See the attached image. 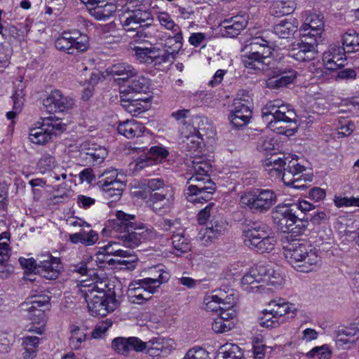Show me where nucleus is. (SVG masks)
Masks as SVG:
<instances>
[{"label":"nucleus","mask_w":359,"mask_h":359,"mask_svg":"<svg viewBox=\"0 0 359 359\" xmlns=\"http://www.w3.org/2000/svg\"><path fill=\"white\" fill-rule=\"evenodd\" d=\"M187 164L191 175L187 182V199L191 203H203L210 200L216 189L209 176L210 164L201 156H193V160L187 161Z\"/></svg>","instance_id":"nucleus-1"},{"label":"nucleus","mask_w":359,"mask_h":359,"mask_svg":"<svg viewBox=\"0 0 359 359\" xmlns=\"http://www.w3.org/2000/svg\"><path fill=\"white\" fill-rule=\"evenodd\" d=\"M287 262L297 271L309 273L319 269L322 264L320 252L305 240L296 239L283 247Z\"/></svg>","instance_id":"nucleus-2"},{"label":"nucleus","mask_w":359,"mask_h":359,"mask_svg":"<svg viewBox=\"0 0 359 359\" xmlns=\"http://www.w3.org/2000/svg\"><path fill=\"white\" fill-rule=\"evenodd\" d=\"M283 283L280 273L272 267L257 265L244 274L241 286L247 292L267 293L280 287Z\"/></svg>","instance_id":"nucleus-3"},{"label":"nucleus","mask_w":359,"mask_h":359,"mask_svg":"<svg viewBox=\"0 0 359 359\" xmlns=\"http://www.w3.org/2000/svg\"><path fill=\"white\" fill-rule=\"evenodd\" d=\"M116 215L114 229L117 231L126 233L121 236L124 245L133 248L156 237V233L152 229L135 222L134 215L118 211Z\"/></svg>","instance_id":"nucleus-4"},{"label":"nucleus","mask_w":359,"mask_h":359,"mask_svg":"<svg viewBox=\"0 0 359 359\" xmlns=\"http://www.w3.org/2000/svg\"><path fill=\"white\" fill-rule=\"evenodd\" d=\"M154 272L158 273L157 278H143L132 282L127 290V296L130 302L142 304L151 299V294L164 283L169 280L170 276L167 271L156 269Z\"/></svg>","instance_id":"nucleus-5"},{"label":"nucleus","mask_w":359,"mask_h":359,"mask_svg":"<svg viewBox=\"0 0 359 359\" xmlns=\"http://www.w3.org/2000/svg\"><path fill=\"white\" fill-rule=\"evenodd\" d=\"M151 0H135L126 3L119 16L120 22L126 32L136 30L140 25L153 19L149 8Z\"/></svg>","instance_id":"nucleus-6"},{"label":"nucleus","mask_w":359,"mask_h":359,"mask_svg":"<svg viewBox=\"0 0 359 359\" xmlns=\"http://www.w3.org/2000/svg\"><path fill=\"white\" fill-rule=\"evenodd\" d=\"M243 236L245 245L260 253L271 252L277 243L274 234L262 224H254L244 231Z\"/></svg>","instance_id":"nucleus-7"},{"label":"nucleus","mask_w":359,"mask_h":359,"mask_svg":"<svg viewBox=\"0 0 359 359\" xmlns=\"http://www.w3.org/2000/svg\"><path fill=\"white\" fill-rule=\"evenodd\" d=\"M240 202L254 212L265 213L276 203L277 195L272 189H256L244 192Z\"/></svg>","instance_id":"nucleus-8"},{"label":"nucleus","mask_w":359,"mask_h":359,"mask_svg":"<svg viewBox=\"0 0 359 359\" xmlns=\"http://www.w3.org/2000/svg\"><path fill=\"white\" fill-rule=\"evenodd\" d=\"M65 129V125L59 118L49 116L43 118L42 122L36 123L29 129V140L38 145H44L50 142L57 132H62Z\"/></svg>","instance_id":"nucleus-9"},{"label":"nucleus","mask_w":359,"mask_h":359,"mask_svg":"<svg viewBox=\"0 0 359 359\" xmlns=\"http://www.w3.org/2000/svg\"><path fill=\"white\" fill-rule=\"evenodd\" d=\"M117 170L111 169L104 172L99 177L98 184L104 193V198L111 202L118 201L126 187Z\"/></svg>","instance_id":"nucleus-10"},{"label":"nucleus","mask_w":359,"mask_h":359,"mask_svg":"<svg viewBox=\"0 0 359 359\" xmlns=\"http://www.w3.org/2000/svg\"><path fill=\"white\" fill-rule=\"evenodd\" d=\"M55 46L59 50L74 54L75 51H86L89 46V40L87 35L80 32H64L55 40Z\"/></svg>","instance_id":"nucleus-11"},{"label":"nucleus","mask_w":359,"mask_h":359,"mask_svg":"<svg viewBox=\"0 0 359 359\" xmlns=\"http://www.w3.org/2000/svg\"><path fill=\"white\" fill-rule=\"evenodd\" d=\"M262 115L264 122H268L269 120L297 119L294 109L280 100H273L267 102L262 108Z\"/></svg>","instance_id":"nucleus-12"},{"label":"nucleus","mask_w":359,"mask_h":359,"mask_svg":"<svg viewBox=\"0 0 359 359\" xmlns=\"http://www.w3.org/2000/svg\"><path fill=\"white\" fill-rule=\"evenodd\" d=\"M287 164L288 167L285 168V172L283 175L284 184L297 189H306V184L311 181V177L302 175L305 170L304 166L298 160H290Z\"/></svg>","instance_id":"nucleus-13"},{"label":"nucleus","mask_w":359,"mask_h":359,"mask_svg":"<svg viewBox=\"0 0 359 359\" xmlns=\"http://www.w3.org/2000/svg\"><path fill=\"white\" fill-rule=\"evenodd\" d=\"M43 105L49 112H67L75 107L74 100L62 94L59 90H53L43 101Z\"/></svg>","instance_id":"nucleus-14"},{"label":"nucleus","mask_w":359,"mask_h":359,"mask_svg":"<svg viewBox=\"0 0 359 359\" xmlns=\"http://www.w3.org/2000/svg\"><path fill=\"white\" fill-rule=\"evenodd\" d=\"M250 100L247 98H236L229 115V121L235 128L246 126L251 118Z\"/></svg>","instance_id":"nucleus-15"},{"label":"nucleus","mask_w":359,"mask_h":359,"mask_svg":"<svg viewBox=\"0 0 359 359\" xmlns=\"http://www.w3.org/2000/svg\"><path fill=\"white\" fill-rule=\"evenodd\" d=\"M267 306L274 318H277L280 324L287 322L290 318H294L297 315L298 309L295 304L283 298L271 300Z\"/></svg>","instance_id":"nucleus-16"},{"label":"nucleus","mask_w":359,"mask_h":359,"mask_svg":"<svg viewBox=\"0 0 359 359\" xmlns=\"http://www.w3.org/2000/svg\"><path fill=\"white\" fill-rule=\"evenodd\" d=\"M62 269L60 258L46 255L41 256L37 264L36 273L46 279L55 280L60 276Z\"/></svg>","instance_id":"nucleus-17"},{"label":"nucleus","mask_w":359,"mask_h":359,"mask_svg":"<svg viewBox=\"0 0 359 359\" xmlns=\"http://www.w3.org/2000/svg\"><path fill=\"white\" fill-rule=\"evenodd\" d=\"M359 332L357 324L338 327L334 332L333 340L336 346L342 350L352 348L356 343V334Z\"/></svg>","instance_id":"nucleus-18"},{"label":"nucleus","mask_w":359,"mask_h":359,"mask_svg":"<svg viewBox=\"0 0 359 359\" xmlns=\"http://www.w3.org/2000/svg\"><path fill=\"white\" fill-rule=\"evenodd\" d=\"M108 155L107 149L104 147L85 142L80 147V158L86 163L99 165L104 161Z\"/></svg>","instance_id":"nucleus-19"},{"label":"nucleus","mask_w":359,"mask_h":359,"mask_svg":"<svg viewBox=\"0 0 359 359\" xmlns=\"http://www.w3.org/2000/svg\"><path fill=\"white\" fill-rule=\"evenodd\" d=\"M288 205H278L272 211L273 222L278 228L286 232L292 229V226L297 222V217Z\"/></svg>","instance_id":"nucleus-20"},{"label":"nucleus","mask_w":359,"mask_h":359,"mask_svg":"<svg viewBox=\"0 0 359 359\" xmlns=\"http://www.w3.org/2000/svg\"><path fill=\"white\" fill-rule=\"evenodd\" d=\"M118 305V301L114 295L105 294L104 297H100L93 302H90L87 306L92 316L103 317L113 312Z\"/></svg>","instance_id":"nucleus-21"},{"label":"nucleus","mask_w":359,"mask_h":359,"mask_svg":"<svg viewBox=\"0 0 359 359\" xmlns=\"http://www.w3.org/2000/svg\"><path fill=\"white\" fill-rule=\"evenodd\" d=\"M187 131H182V134L186 137V140L184 141V149L190 155L191 158L193 156H200L199 154L201 153L203 146V139L198 130L194 126H187L186 128Z\"/></svg>","instance_id":"nucleus-22"},{"label":"nucleus","mask_w":359,"mask_h":359,"mask_svg":"<svg viewBox=\"0 0 359 359\" xmlns=\"http://www.w3.org/2000/svg\"><path fill=\"white\" fill-rule=\"evenodd\" d=\"M306 18L304 23L299 28L301 37L309 36L314 38V41L320 37L321 31L323 30L324 22L323 18L315 13H305Z\"/></svg>","instance_id":"nucleus-23"},{"label":"nucleus","mask_w":359,"mask_h":359,"mask_svg":"<svg viewBox=\"0 0 359 359\" xmlns=\"http://www.w3.org/2000/svg\"><path fill=\"white\" fill-rule=\"evenodd\" d=\"M155 15L160 26L173 34V36H171L168 40H173L178 45V48H180L184 41L180 27L175 23L170 14L166 11H157Z\"/></svg>","instance_id":"nucleus-24"},{"label":"nucleus","mask_w":359,"mask_h":359,"mask_svg":"<svg viewBox=\"0 0 359 359\" xmlns=\"http://www.w3.org/2000/svg\"><path fill=\"white\" fill-rule=\"evenodd\" d=\"M146 344L145 353L151 357L167 355L175 348L173 340L161 337L151 338Z\"/></svg>","instance_id":"nucleus-25"},{"label":"nucleus","mask_w":359,"mask_h":359,"mask_svg":"<svg viewBox=\"0 0 359 359\" xmlns=\"http://www.w3.org/2000/svg\"><path fill=\"white\" fill-rule=\"evenodd\" d=\"M323 61L330 70H337L344 67L346 61L344 48L338 46H330L323 53Z\"/></svg>","instance_id":"nucleus-26"},{"label":"nucleus","mask_w":359,"mask_h":359,"mask_svg":"<svg viewBox=\"0 0 359 359\" xmlns=\"http://www.w3.org/2000/svg\"><path fill=\"white\" fill-rule=\"evenodd\" d=\"M105 286L106 285L102 282L82 280L79 287L81 294L88 305L90 302H93L100 297H104V294H107L104 290Z\"/></svg>","instance_id":"nucleus-27"},{"label":"nucleus","mask_w":359,"mask_h":359,"mask_svg":"<svg viewBox=\"0 0 359 359\" xmlns=\"http://www.w3.org/2000/svg\"><path fill=\"white\" fill-rule=\"evenodd\" d=\"M316 42H304L294 43L289 50V55L299 62H306L315 59L318 51L316 48Z\"/></svg>","instance_id":"nucleus-28"},{"label":"nucleus","mask_w":359,"mask_h":359,"mask_svg":"<svg viewBox=\"0 0 359 359\" xmlns=\"http://www.w3.org/2000/svg\"><path fill=\"white\" fill-rule=\"evenodd\" d=\"M227 224L222 219H216L212 221L210 226H207L201 229L199 238L201 243L204 245H208L216 240L219 236L224 234L226 231Z\"/></svg>","instance_id":"nucleus-29"},{"label":"nucleus","mask_w":359,"mask_h":359,"mask_svg":"<svg viewBox=\"0 0 359 359\" xmlns=\"http://www.w3.org/2000/svg\"><path fill=\"white\" fill-rule=\"evenodd\" d=\"M137 35L141 40L151 44L162 43L171 38L170 34L160 29L156 25H147L139 30Z\"/></svg>","instance_id":"nucleus-30"},{"label":"nucleus","mask_w":359,"mask_h":359,"mask_svg":"<svg viewBox=\"0 0 359 359\" xmlns=\"http://www.w3.org/2000/svg\"><path fill=\"white\" fill-rule=\"evenodd\" d=\"M136 59L140 62H145L148 64L154 63L155 65L165 62L168 59V55L166 54L161 55L158 50L154 48H142L135 47L134 48Z\"/></svg>","instance_id":"nucleus-31"},{"label":"nucleus","mask_w":359,"mask_h":359,"mask_svg":"<svg viewBox=\"0 0 359 359\" xmlns=\"http://www.w3.org/2000/svg\"><path fill=\"white\" fill-rule=\"evenodd\" d=\"M88 11L95 20L105 21L115 14L117 11V5L114 0H107L104 3L89 6Z\"/></svg>","instance_id":"nucleus-32"},{"label":"nucleus","mask_w":359,"mask_h":359,"mask_svg":"<svg viewBox=\"0 0 359 359\" xmlns=\"http://www.w3.org/2000/svg\"><path fill=\"white\" fill-rule=\"evenodd\" d=\"M247 24L248 20L245 15H236L224 20L220 23V27L227 36L234 37L247 26Z\"/></svg>","instance_id":"nucleus-33"},{"label":"nucleus","mask_w":359,"mask_h":359,"mask_svg":"<svg viewBox=\"0 0 359 359\" xmlns=\"http://www.w3.org/2000/svg\"><path fill=\"white\" fill-rule=\"evenodd\" d=\"M117 130L120 135L128 139L140 137L145 132V128L142 123L134 119L120 122Z\"/></svg>","instance_id":"nucleus-34"},{"label":"nucleus","mask_w":359,"mask_h":359,"mask_svg":"<svg viewBox=\"0 0 359 359\" xmlns=\"http://www.w3.org/2000/svg\"><path fill=\"white\" fill-rule=\"evenodd\" d=\"M21 308L27 312L26 316L32 323L38 325L33 331L41 334L46 322L44 311L41 308L30 306L29 303L22 304Z\"/></svg>","instance_id":"nucleus-35"},{"label":"nucleus","mask_w":359,"mask_h":359,"mask_svg":"<svg viewBox=\"0 0 359 359\" xmlns=\"http://www.w3.org/2000/svg\"><path fill=\"white\" fill-rule=\"evenodd\" d=\"M266 123L267 128L271 131L288 137L293 135L298 130L297 119H294V121H290L288 119H281L280 121L269 120Z\"/></svg>","instance_id":"nucleus-36"},{"label":"nucleus","mask_w":359,"mask_h":359,"mask_svg":"<svg viewBox=\"0 0 359 359\" xmlns=\"http://www.w3.org/2000/svg\"><path fill=\"white\" fill-rule=\"evenodd\" d=\"M299 21L294 18L280 20L273 27V33L279 38L289 39L298 31Z\"/></svg>","instance_id":"nucleus-37"},{"label":"nucleus","mask_w":359,"mask_h":359,"mask_svg":"<svg viewBox=\"0 0 359 359\" xmlns=\"http://www.w3.org/2000/svg\"><path fill=\"white\" fill-rule=\"evenodd\" d=\"M244 51L251 52L252 54L270 57L273 49L269 45V42L261 36L252 38L243 49Z\"/></svg>","instance_id":"nucleus-38"},{"label":"nucleus","mask_w":359,"mask_h":359,"mask_svg":"<svg viewBox=\"0 0 359 359\" xmlns=\"http://www.w3.org/2000/svg\"><path fill=\"white\" fill-rule=\"evenodd\" d=\"M149 201L153 210H160L158 202H163V207L170 208L174 201L173 190L170 187H165L161 191H156L151 194Z\"/></svg>","instance_id":"nucleus-39"},{"label":"nucleus","mask_w":359,"mask_h":359,"mask_svg":"<svg viewBox=\"0 0 359 359\" xmlns=\"http://www.w3.org/2000/svg\"><path fill=\"white\" fill-rule=\"evenodd\" d=\"M244 52L241 61L246 68L255 71H266L268 69L269 62H266V60L269 57L252 54L251 52Z\"/></svg>","instance_id":"nucleus-40"},{"label":"nucleus","mask_w":359,"mask_h":359,"mask_svg":"<svg viewBox=\"0 0 359 359\" xmlns=\"http://www.w3.org/2000/svg\"><path fill=\"white\" fill-rule=\"evenodd\" d=\"M290 160H298L293 156L281 158H271L266 162V170L271 177H283L285 172V168L288 167Z\"/></svg>","instance_id":"nucleus-41"},{"label":"nucleus","mask_w":359,"mask_h":359,"mask_svg":"<svg viewBox=\"0 0 359 359\" xmlns=\"http://www.w3.org/2000/svg\"><path fill=\"white\" fill-rule=\"evenodd\" d=\"M107 73L111 76H118L120 79L128 81L130 78L136 76V69L128 63L120 62L109 67Z\"/></svg>","instance_id":"nucleus-42"},{"label":"nucleus","mask_w":359,"mask_h":359,"mask_svg":"<svg viewBox=\"0 0 359 359\" xmlns=\"http://www.w3.org/2000/svg\"><path fill=\"white\" fill-rule=\"evenodd\" d=\"M121 106L132 116H137L147 109V99L142 98H123L121 97Z\"/></svg>","instance_id":"nucleus-43"},{"label":"nucleus","mask_w":359,"mask_h":359,"mask_svg":"<svg viewBox=\"0 0 359 359\" xmlns=\"http://www.w3.org/2000/svg\"><path fill=\"white\" fill-rule=\"evenodd\" d=\"M41 339L36 336H25L22 338L23 359H34L37 355Z\"/></svg>","instance_id":"nucleus-44"},{"label":"nucleus","mask_w":359,"mask_h":359,"mask_svg":"<svg viewBox=\"0 0 359 359\" xmlns=\"http://www.w3.org/2000/svg\"><path fill=\"white\" fill-rule=\"evenodd\" d=\"M297 6L294 0H276L270 7L272 15L280 17L294 12Z\"/></svg>","instance_id":"nucleus-45"},{"label":"nucleus","mask_w":359,"mask_h":359,"mask_svg":"<svg viewBox=\"0 0 359 359\" xmlns=\"http://www.w3.org/2000/svg\"><path fill=\"white\" fill-rule=\"evenodd\" d=\"M230 296H227L220 292L219 294H214L213 292L207 294L203 299L205 309L208 311L218 312V310L223 305V303Z\"/></svg>","instance_id":"nucleus-46"},{"label":"nucleus","mask_w":359,"mask_h":359,"mask_svg":"<svg viewBox=\"0 0 359 359\" xmlns=\"http://www.w3.org/2000/svg\"><path fill=\"white\" fill-rule=\"evenodd\" d=\"M97 240L98 234L93 230L81 231L69 235V241L74 244L80 243L84 245L90 246L94 245Z\"/></svg>","instance_id":"nucleus-47"},{"label":"nucleus","mask_w":359,"mask_h":359,"mask_svg":"<svg viewBox=\"0 0 359 359\" xmlns=\"http://www.w3.org/2000/svg\"><path fill=\"white\" fill-rule=\"evenodd\" d=\"M296 78V74L290 71L280 76H272L266 81V86L269 88H280L292 83Z\"/></svg>","instance_id":"nucleus-48"},{"label":"nucleus","mask_w":359,"mask_h":359,"mask_svg":"<svg viewBox=\"0 0 359 359\" xmlns=\"http://www.w3.org/2000/svg\"><path fill=\"white\" fill-rule=\"evenodd\" d=\"M20 88L16 90L12 96L13 105V109L6 113V117L9 120H13L19 114L24 106L25 102V93L22 88V84L20 83Z\"/></svg>","instance_id":"nucleus-49"},{"label":"nucleus","mask_w":359,"mask_h":359,"mask_svg":"<svg viewBox=\"0 0 359 359\" xmlns=\"http://www.w3.org/2000/svg\"><path fill=\"white\" fill-rule=\"evenodd\" d=\"M241 348L234 344H226L220 347L217 359H242Z\"/></svg>","instance_id":"nucleus-50"},{"label":"nucleus","mask_w":359,"mask_h":359,"mask_svg":"<svg viewBox=\"0 0 359 359\" xmlns=\"http://www.w3.org/2000/svg\"><path fill=\"white\" fill-rule=\"evenodd\" d=\"M128 91L142 93L146 92L150 86L149 80L142 74H139L136 71V76L130 78L128 81Z\"/></svg>","instance_id":"nucleus-51"},{"label":"nucleus","mask_w":359,"mask_h":359,"mask_svg":"<svg viewBox=\"0 0 359 359\" xmlns=\"http://www.w3.org/2000/svg\"><path fill=\"white\" fill-rule=\"evenodd\" d=\"M342 48L344 51L355 52L359 50V35L354 30H348L342 35Z\"/></svg>","instance_id":"nucleus-52"},{"label":"nucleus","mask_w":359,"mask_h":359,"mask_svg":"<svg viewBox=\"0 0 359 359\" xmlns=\"http://www.w3.org/2000/svg\"><path fill=\"white\" fill-rule=\"evenodd\" d=\"M234 304V297L230 296V297L224 302L223 305L219 310H218V312H217L219 316L218 318L227 323L230 322L229 320L234 318L236 316Z\"/></svg>","instance_id":"nucleus-53"},{"label":"nucleus","mask_w":359,"mask_h":359,"mask_svg":"<svg viewBox=\"0 0 359 359\" xmlns=\"http://www.w3.org/2000/svg\"><path fill=\"white\" fill-rule=\"evenodd\" d=\"M172 242L174 253L177 256L189 251L191 249L188 239L182 233L173 234Z\"/></svg>","instance_id":"nucleus-54"},{"label":"nucleus","mask_w":359,"mask_h":359,"mask_svg":"<svg viewBox=\"0 0 359 359\" xmlns=\"http://www.w3.org/2000/svg\"><path fill=\"white\" fill-rule=\"evenodd\" d=\"M119 244L116 242H109L107 245L100 248V255H114L115 257H126L129 255V252L119 248Z\"/></svg>","instance_id":"nucleus-55"},{"label":"nucleus","mask_w":359,"mask_h":359,"mask_svg":"<svg viewBox=\"0 0 359 359\" xmlns=\"http://www.w3.org/2000/svg\"><path fill=\"white\" fill-rule=\"evenodd\" d=\"M37 167L42 173L52 171L58 168L54 156L49 154H43L37 163Z\"/></svg>","instance_id":"nucleus-56"},{"label":"nucleus","mask_w":359,"mask_h":359,"mask_svg":"<svg viewBox=\"0 0 359 359\" xmlns=\"http://www.w3.org/2000/svg\"><path fill=\"white\" fill-rule=\"evenodd\" d=\"M259 323L260 326L266 328H274L278 327L280 323L277 318H274L273 314L271 313L267 306L259 318Z\"/></svg>","instance_id":"nucleus-57"},{"label":"nucleus","mask_w":359,"mask_h":359,"mask_svg":"<svg viewBox=\"0 0 359 359\" xmlns=\"http://www.w3.org/2000/svg\"><path fill=\"white\" fill-rule=\"evenodd\" d=\"M332 351L327 344L316 346L306 353L307 357L317 359H330Z\"/></svg>","instance_id":"nucleus-58"},{"label":"nucleus","mask_w":359,"mask_h":359,"mask_svg":"<svg viewBox=\"0 0 359 359\" xmlns=\"http://www.w3.org/2000/svg\"><path fill=\"white\" fill-rule=\"evenodd\" d=\"M86 340V334L78 327L72 330V335L70 337L69 344L71 347L75 350L81 347V344Z\"/></svg>","instance_id":"nucleus-59"},{"label":"nucleus","mask_w":359,"mask_h":359,"mask_svg":"<svg viewBox=\"0 0 359 359\" xmlns=\"http://www.w3.org/2000/svg\"><path fill=\"white\" fill-rule=\"evenodd\" d=\"M111 347L118 353L128 355L129 353V339L125 337L115 338L111 343Z\"/></svg>","instance_id":"nucleus-60"},{"label":"nucleus","mask_w":359,"mask_h":359,"mask_svg":"<svg viewBox=\"0 0 359 359\" xmlns=\"http://www.w3.org/2000/svg\"><path fill=\"white\" fill-rule=\"evenodd\" d=\"M50 299V296L43 292L32 295L31 300L28 303L30 306L43 308L49 304Z\"/></svg>","instance_id":"nucleus-61"},{"label":"nucleus","mask_w":359,"mask_h":359,"mask_svg":"<svg viewBox=\"0 0 359 359\" xmlns=\"http://www.w3.org/2000/svg\"><path fill=\"white\" fill-rule=\"evenodd\" d=\"M183 359H210L209 353L203 348L194 347L188 351Z\"/></svg>","instance_id":"nucleus-62"},{"label":"nucleus","mask_w":359,"mask_h":359,"mask_svg":"<svg viewBox=\"0 0 359 359\" xmlns=\"http://www.w3.org/2000/svg\"><path fill=\"white\" fill-rule=\"evenodd\" d=\"M276 143L272 137H262L257 144V149L261 152L268 154L275 150Z\"/></svg>","instance_id":"nucleus-63"},{"label":"nucleus","mask_w":359,"mask_h":359,"mask_svg":"<svg viewBox=\"0 0 359 359\" xmlns=\"http://www.w3.org/2000/svg\"><path fill=\"white\" fill-rule=\"evenodd\" d=\"M334 205L337 208L356 206L359 207V198L334 196Z\"/></svg>","instance_id":"nucleus-64"}]
</instances>
